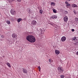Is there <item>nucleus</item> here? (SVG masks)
I'll use <instances>...</instances> for the list:
<instances>
[{
	"label": "nucleus",
	"mask_w": 78,
	"mask_h": 78,
	"mask_svg": "<svg viewBox=\"0 0 78 78\" xmlns=\"http://www.w3.org/2000/svg\"><path fill=\"white\" fill-rule=\"evenodd\" d=\"M60 77L61 78H64V75H61L60 76Z\"/></svg>",
	"instance_id": "412c9836"
},
{
	"label": "nucleus",
	"mask_w": 78,
	"mask_h": 78,
	"mask_svg": "<svg viewBox=\"0 0 78 78\" xmlns=\"http://www.w3.org/2000/svg\"><path fill=\"white\" fill-rule=\"evenodd\" d=\"M67 1H68V2H70V0H66Z\"/></svg>",
	"instance_id": "72a5a7b5"
},
{
	"label": "nucleus",
	"mask_w": 78,
	"mask_h": 78,
	"mask_svg": "<svg viewBox=\"0 0 78 78\" xmlns=\"http://www.w3.org/2000/svg\"><path fill=\"white\" fill-rule=\"evenodd\" d=\"M64 20L65 22H67L68 20V17L66 16L64 18Z\"/></svg>",
	"instance_id": "1a4fd4ad"
},
{
	"label": "nucleus",
	"mask_w": 78,
	"mask_h": 78,
	"mask_svg": "<svg viewBox=\"0 0 78 78\" xmlns=\"http://www.w3.org/2000/svg\"><path fill=\"white\" fill-rule=\"evenodd\" d=\"M9 2H12V1H13V0H9Z\"/></svg>",
	"instance_id": "b1692460"
},
{
	"label": "nucleus",
	"mask_w": 78,
	"mask_h": 78,
	"mask_svg": "<svg viewBox=\"0 0 78 78\" xmlns=\"http://www.w3.org/2000/svg\"><path fill=\"white\" fill-rule=\"evenodd\" d=\"M17 1H18V2H21V1L22 0H17Z\"/></svg>",
	"instance_id": "cd10ccee"
},
{
	"label": "nucleus",
	"mask_w": 78,
	"mask_h": 78,
	"mask_svg": "<svg viewBox=\"0 0 78 78\" xmlns=\"http://www.w3.org/2000/svg\"><path fill=\"white\" fill-rule=\"evenodd\" d=\"M77 55L78 56V51L76 53Z\"/></svg>",
	"instance_id": "2f4dec72"
},
{
	"label": "nucleus",
	"mask_w": 78,
	"mask_h": 78,
	"mask_svg": "<svg viewBox=\"0 0 78 78\" xmlns=\"http://www.w3.org/2000/svg\"><path fill=\"white\" fill-rule=\"evenodd\" d=\"M51 18H52V19H56L57 18V16L56 15H53V16H51Z\"/></svg>",
	"instance_id": "f8f14e48"
},
{
	"label": "nucleus",
	"mask_w": 78,
	"mask_h": 78,
	"mask_svg": "<svg viewBox=\"0 0 78 78\" xmlns=\"http://www.w3.org/2000/svg\"><path fill=\"white\" fill-rule=\"evenodd\" d=\"M55 52L56 55H59L60 53V52H59V51L57 50H55Z\"/></svg>",
	"instance_id": "9b49d317"
},
{
	"label": "nucleus",
	"mask_w": 78,
	"mask_h": 78,
	"mask_svg": "<svg viewBox=\"0 0 78 78\" xmlns=\"http://www.w3.org/2000/svg\"><path fill=\"white\" fill-rule=\"evenodd\" d=\"M75 20L76 21V22H78V19L77 18H75Z\"/></svg>",
	"instance_id": "6ab92c4d"
},
{
	"label": "nucleus",
	"mask_w": 78,
	"mask_h": 78,
	"mask_svg": "<svg viewBox=\"0 0 78 78\" xmlns=\"http://www.w3.org/2000/svg\"><path fill=\"white\" fill-rule=\"evenodd\" d=\"M51 59H49V62H51Z\"/></svg>",
	"instance_id": "a878e982"
},
{
	"label": "nucleus",
	"mask_w": 78,
	"mask_h": 78,
	"mask_svg": "<svg viewBox=\"0 0 78 78\" xmlns=\"http://www.w3.org/2000/svg\"><path fill=\"white\" fill-rule=\"evenodd\" d=\"M53 12L54 13H56V11L55 9H53Z\"/></svg>",
	"instance_id": "aec40b11"
},
{
	"label": "nucleus",
	"mask_w": 78,
	"mask_h": 78,
	"mask_svg": "<svg viewBox=\"0 0 78 78\" xmlns=\"http://www.w3.org/2000/svg\"><path fill=\"white\" fill-rule=\"evenodd\" d=\"M26 39L30 42H31V43H34L36 41V39H35V37L33 35H29L27 36L26 37Z\"/></svg>",
	"instance_id": "f257e3e1"
},
{
	"label": "nucleus",
	"mask_w": 78,
	"mask_h": 78,
	"mask_svg": "<svg viewBox=\"0 0 78 78\" xmlns=\"http://www.w3.org/2000/svg\"><path fill=\"white\" fill-rule=\"evenodd\" d=\"M28 11H28V12L29 13V14H30V9H29V10H28Z\"/></svg>",
	"instance_id": "393cba45"
},
{
	"label": "nucleus",
	"mask_w": 78,
	"mask_h": 78,
	"mask_svg": "<svg viewBox=\"0 0 78 78\" xmlns=\"http://www.w3.org/2000/svg\"><path fill=\"white\" fill-rule=\"evenodd\" d=\"M22 19L21 18H19V19H18L17 20V22H20L21 20H22Z\"/></svg>",
	"instance_id": "ddd939ff"
},
{
	"label": "nucleus",
	"mask_w": 78,
	"mask_h": 78,
	"mask_svg": "<svg viewBox=\"0 0 78 78\" xmlns=\"http://www.w3.org/2000/svg\"><path fill=\"white\" fill-rule=\"evenodd\" d=\"M70 6V4H67L66 5V7H67V8H68V6Z\"/></svg>",
	"instance_id": "dca6fc26"
},
{
	"label": "nucleus",
	"mask_w": 78,
	"mask_h": 78,
	"mask_svg": "<svg viewBox=\"0 0 78 78\" xmlns=\"http://www.w3.org/2000/svg\"><path fill=\"white\" fill-rule=\"evenodd\" d=\"M74 12L75 13V14H76V12L75 11H74Z\"/></svg>",
	"instance_id": "473e14b6"
},
{
	"label": "nucleus",
	"mask_w": 78,
	"mask_h": 78,
	"mask_svg": "<svg viewBox=\"0 0 78 78\" xmlns=\"http://www.w3.org/2000/svg\"><path fill=\"white\" fill-rule=\"evenodd\" d=\"M71 6L73 8H77V5H76L75 4H72Z\"/></svg>",
	"instance_id": "9d476101"
},
{
	"label": "nucleus",
	"mask_w": 78,
	"mask_h": 78,
	"mask_svg": "<svg viewBox=\"0 0 78 78\" xmlns=\"http://www.w3.org/2000/svg\"><path fill=\"white\" fill-rule=\"evenodd\" d=\"M7 65L9 67H11V65H10V64L9 63V62H7Z\"/></svg>",
	"instance_id": "4468645a"
},
{
	"label": "nucleus",
	"mask_w": 78,
	"mask_h": 78,
	"mask_svg": "<svg viewBox=\"0 0 78 78\" xmlns=\"http://www.w3.org/2000/svg\"><path fill=\"white\" fill-rule=\"evenodd\" d=\"M10 12L12 15H15L16 14V11H15L14 9H12L11 10Z\"/></svg>",
	"instance_id": "20e7f679"
},
{
	"label": "nucleus",
	"mask_w": 78,
	"mask_h": 78,
	"mask_svg": "<svg viewBox=\"0 0 78 78\" xmlns=\"http://www.w3.org/2000/svg\"><path fill=\"white\" fill-rule=\"evenodd\" d=\"M43 11L42 10H40V14H42Z\"/></svg>",
	"instance_id": "a211bd4d"
},
{
	"label": "nucleus",
	"mask_w": 78,
	"mask_h": 78,
	"mask_svg": "<svg viewBox=\"0 0 78 78\" xmlns=\"http://www.w3.org/2000/svg\"><path fill=\"white\" fill-rule=\"evenodd\" d=\"M12 37L13 38H15V39H17V36H16V35L15 34H13L12 35Z\"/></svg>",
	"instance_id": "0eeeda50"
},
{
	"label": "nucleus",
	"mask_w": 78,
	"mask_h": 78,
	"mask_svg": "<svg viewBox=\"0 0 78 78\" xmlns=\"http://www.w3.org/2000/svg\"><path fill=\"white\" fill-rule=\"evenodd\" d=\"M75 39H76V38H74L73 39V41H75Z\"/></svg>",
	"instance_id": "c85d7f7f"
},
{
	"label": "nucleus",
	"mask_w": 78,
	"mask_h": 78,
	"mask_svg": "<svg viewBox=\"0 0 78 78\" xmlns=\"http://www.w3.org/2000/svg\"><path fill=\"white\" fill-rule=\"evenodd\" d=\"M36 21L35 20H33L32 22H31V24L32 25H36Z\"/></svg>",
	"instance_id": "423d86ee"
},
{
	"label": "nucleus",
	"mask_w": 78,
	"mask_h": 78,
	"mask_svg": "<svg viewBox=\"0 0 78 78\" xmlns=\"http://www.w3.org/2000/svg\"><path fill=\"white\" fill-rule=\"evenodd\" d=\"M65 14H68V11H66L65 12Z\"/></svg>",
	"instance_id": "4be33fe9"
},
{
	"label": "nucleus",
	"mask_w": 78,
	"mask_h": 78,
	"mask_svg": "<svg viewBox=\"0 0 78 78\" xmlns=\"http://www.w3.org/2000/svg\"><path fill=\"white\" fill-rule=\"evenodd\" d=\"M75 44H77V43L76 42V43H75Z\"/></svg>",
	"instance_id": "f704fd0d"
},
{
	"label": "nucleus",
	"mask_w": 78,
	"mask_h": 78,
	"mask_svg": "<svg viewBox=\"0 0 78 78\" xmlns=\"http://www.w3.org/2000/svg\"><path fill=\"white\" fill-rule=\"evenodd\" d=\"M38 68H39V71L41 70V67H40V66H38Z\"/></svg>",
	"instance_id": "5701e85b"
},
{
	"label": "nucleus",
	"mask_w": 78,
	"mask_h": 78,
	"mask_svg": "<svg viewBox=\"0 0 78 78\" xmlns=\"http://www.w3.org/2000/svg\"><path fill=\"white\" fill-rule=\"evenodd\" d=\"M1 37L2 38H3L4 37L3 36V35H1Z\"/></svg>",
	"instance_id": "bb28decb"
},
{
	"label": "nucleus",
	"mask_w": 78,
	"mask_h": 78,
	"mask_svg": "<svg viewBox=\"0 0 78 78\" xmlns=\"http://www.w3.org/2000/svg\"><path fill=\"white\" fill-rule=\"evenodd\" d=\"M36 33L39 35L40 37H41L42 36H43V30H42L41 29H40L39 30H37Z\"/></svg>",
	"instance_id": "f03ea898"
},
{
	"label": "nucleus",
	"mask_w": 78,
	"mask_h": 78,
	"mask_svg": "<svg viewBox=\"0 0 78 78\" xmlns=\"http://www.w3.org/2000/svg\"><path fill=\"white\" fill-rule=\"evenodd\" d=\"M65 3H66V4H68V3H68V2H67V1H66L65 2Z\"/></svg>",
	"instance_id": "c756f323"
},
{
	"label": "nucleus",
	"mask_w": 78,
	"mask_h": 78,
	"mask_svg": "<svg viewBox=\"0 0 78 78\" xmlns=\"http://www.w3.org/2000/svg\"><path fill=\"white\" fill-rule=\"evenodd\" d=\"M1 41H3V40H1Z\"/></svg>",
	"instance_id": "c9c22d12"
},
{
	"label": "nucleus",
	"mask_w": 78,
	"mask_h": 78,
	"mask_svg": "<svg viewBox=\"0 0 78 78\" xmlns=\"http://www.w3.org/2000/svg\"><path fill=\"white\" fill-rule=\"evenodd\" d=\"M61 40L62 42H64L66 40V37L65 36L62 37L61 39Z\"/></svg>",
	"instance_id": "39448f33"
},
{
	"label": "nucleus",
	"mask_w": 78,
	"mask_h": 78,
	"mask_svg": "<svg viewBox=\"0 0 78 78\" xmlns=\"http://www.w3.org/2000/svg\"><path fill=\"white\" fill-rule=\"evenodd\" d=\"M6 23L8 25H9V24H10V23H11L10 22V21H8V20L6 21Z\"/></svg>",
	"instance_id": "2eb2a0df"
},
{
	"label": "nucleus",
	"mask_w": 78,
	"mask_h": 78,
	"mask_svg": "<svg viewBox=\"0 0 78 78\" xmlns=\"http://www.w3.org/2000/svg\"><path fill=\"white\" fill-rule=\"evenodd\" d=\"M23 72L24 73H27V72H28L27 70L23 68Z\"/></svg>",
	"instance_id": "6e6552de"
},
{
	"label": "nucleus",
	"mask_w": 78,
	"mask_h": 78,
	"mask_svg": "<svg viewBox=\"0 0 78 78\" xmlns=\"http://www.w3.org/2000/svg\"><path fill=\"white\" fill-rule=\"evenodd\" d=\"M55 5V3L54 2H51V6H53V5Z\"/></svg>",
	"instance_id": "f3484780"
},
{
	"label": "nucleus",
	"mask_w": 78,
	"mask_h": 78,
	"mask_svg": "<svg viewBox=\"0 0 78 78\" xmlns=\"http://www.w3.org/2000/svg\"><path fill=\"white\" fill-rule=\"evenodd\" d=\"M57 70H58V72L60 73H62V72H63V69H62V68L61 67H58L57 68Z\"/></svg>",
	"instance_id": "7ed1b4c3"
},
{
	"label": "nucleus",
	"mask_w": 78,
	"mask_h": 78,
	"mask_svg": "<svg viewBox=\"0 0 78 78\" xmlns=\"http://www.w3.org/2000/svg\"><path fill=\"white\" fill-rule=\"evenodd\" d=\"M72 31H74L75 30L74 29H72Z\"/></svg>",
	"instance_id": "7c9ffc66"
}]
</instances>
